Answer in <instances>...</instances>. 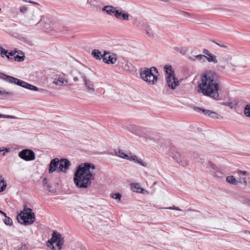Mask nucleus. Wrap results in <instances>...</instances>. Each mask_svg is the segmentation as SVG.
Listing matches in <instances>:
<instances>
[{"instance_id": "28", "label": "nucleus", "mask_w": 250, "mask_h": 250, "mask_svg": "<svg viewBox=\"0 0 250 250\" xmlns=\"http://www.w3.org/2000/svg\"><path fill=\"white\" fill-rule=\"evenodd\" d=\"M203 114L210 117L212 118L215 119L218 118V115L216 113L209 110L206 109V110H203Z\"/></svg>"}, {"instance_id": "63", "label": "nucleus", "mask_w": 250, "mask_h": 250, "mask_svg": "<svg viewBox=\"0 0 250 250\" xmlns=\"http://www.w3.org/2000/svg\"><path fill=\"white\" fill-rule=\"evenodd\" d=\"M78 78H76V77H74V81H75V82H77L78 81Z\"/></svg>"}, {"instance_id": "61", "label": "nucleus", "mask_w": 250, "mask_h": 250, "mask_svg": "<svg viewBox=\"0 0 250 250\" xmlns=\"http://www.w3.org/2000/svg\"><path fill=\"white\" fill-rule=\"evenodd\" d=\"M180 48L175 47V48H174V49H175V50H176V51H179H179H180Z\"/></svg>"}, {"instance_id": "44", "label": "nucleus", "mask_w": 250, "mask_h": 250, "mask_svg": "<svg viewBox=\"0 0 250 250\" xmlns=\"http://www.w3.org/2000/svg\"><path fill=\"white\" fill-rule=\"evenodd\" d=\"M28 8L25 6H21L20 7V11L22 14H25L27 11Z\"/></svg>"}, {"instance_id": "1", "label": "nucleus", "mask_w": 250, "mask_h": 250, "mask_svg": "<svg viewBox=\"0 0 250 250\" xmlns=\"http://www.w3.org/2000/svg\"><path fill=\"white\" fill-rule=\"evenodd\" d=\"M219 81L216 75L208 71L200 76L197 85V92L204 96L219 100Z\"/></svg>"}, {"instance_id": "42", "label": "nucleus", "mask_w": 250, "mask_h": 250, "mask_svg": "<svg viewBox=\"0 0 250 250\" xmlns=\"http://www.w3.org/2000/svg\"><path fill=\"white\" fill-rule=\"evenodd\" d=\"M112 198L120 201L121 198V195L119 193H115L112 195Z\"/></svg>"}, {"instance_id": "36", "label": "nucleus", "mask_w": 250, "mask_h": 250, "mask_svg": "<svg viewBox=\"0 0 250 250\" xmlns=\"http://www.w3.org/2000/svg\"><path fill=\"white\" fill-rule=\"evenodd\" d=\"M13 59L16 61L21 62L24 60V56L23 55L22 56H21L19 55H17L16 56L14 57Z\"/></svg>"}, {"instance_id": "30", "label": "nucleus", "mask_w": 250, "mask_h": 250, "mask_svg": "<svg viewBox=\"0 0 250 250\" xmlns=\"http://www.w3.org/2000/svg\"><path fill=\"white\" fill-rule=\"evenodd\" d=\"M116 154L122 158L129 159V157L125 154L122 150H119L117 152H116Z\"/></svg>"}, {"instance_id": "17", "label": "nucleus", "mask_w": 250, "mask_h": 250, "mask_svg": "<svg viewBox=\"0 0 250 250\" xmlns=\"http://www.w3.org/2000/svg\"><path fill=\"white\" fill-rule=\"evenodd\" d=\"M1 78L10 83H14L20 86L22 81L20 79L4 74H2V77Z\"/></svg>"}, {"instance_id": "5", "label": "nucleus", "mask_w": 250, "mask_h": 250, "mask_svg": "<svg viewBox=\"0 0 250 250\" xmlns=\"http://www.w3.org/2000/svg\"><path fill=\"white\" fill-rule=\"evenodd\" d=\"M218 62L219 66L222 69H225L226 65L237 66L239 65L238 62H235V58H232L230 55L227 54L221 55Z\"/></svg>"}, {"instance_id": "60", "label": "nucleus", "mask_w": 250, "mask_h": 250, "mask_svg": "<svg viewBox=\"0 0 250 250\" xmlns=\"http://www.w3.org/2000/svg\"><path fill=\"white\" fill-rule=\"evenodd\" d=\"M4 147H0V152L3 151L4 150Z\"/></svg>"}, {"instance_id": "38", "label": "nucleus", "mask_w": 250, "mask_h": 250, "mask_svg": "<svg viewBox=\"0 0 250 250\" xmlns=\"http://www.w3.org/2000/svg\"><path fill=\"white\" fill-rule=\"evenodd\" d=\"M6 187V183L3 180H0V192L3 191Z\"/></svg>"}, {"instance_id": "50", "label": "nucleus", "mask_w": 250, "mask_h": 250, "mask_svg": "<svg viewBox=\"0 0 250 250\" xmlns=\"http://www.w3.org/2000/svg\"><path fill=\"white\" fill-rule=\"evenodd\" d=\"M203 53L204 54V55H206V56H208L210 54L209 51L207 49H204L203 50Z\"/></svg>"}, {"instance_id": "46", "label": "nucleus", "mask_w": 250, "mask_h": 250, "mask_svg": "<svg viewBox=\"0 0 250 250\" xmlns=\"http://www.w3.org/2000/svg\"><path fill=\"white\" fill-rule=\"evenodd\" d=\"M193 109L197 112H199V113H201L203 114V110H206V109H203V108H200L199 107H193Z\"/></svg>"}, {"instance_id": "23", "label": "nucleus", "mask_w": 250, "mask_h": 250, "mask_svg": "<svg viewBox=\"0 0 250 250\" xmlns=\"http://www.w3.org/2000/svg\"><path fill=\"white\" fill-rule=\"evenodd\" d=\"M20 86L32 91H36L38 90V88L37 86L31 85L23 81H21Z\"/></svg>"}, {"instance_id": "20", "label": "nucleus", "mask_w": 250, "mask_h": 250, "mask_svg": "<svg viewBox=\"0 0 250 250\" xmlns=\"http://www.w3.org/2000/svg\"><path fill=\"white\" fill-rule=\"evenodd\" d=\"M171 157L175 160L176 162L180 165L183 166L187 165V163L184 160L183 158L181 156V155L176 152L171 155Z\"/></svg>"}, {"instance_id": "48", "label": "nucleus", "mask_w": 250, "mask_h": 250, "mask_svg": "<svg viewBox=\"0 0 250 250\" xmlns=\"http://www.w3.org/2000/svg\"><path fill=\"white\" fill-rule=\"evenodd\" d=\"M54 243L51 240H49L47 241V243H46V244H47V246L49 247H52V248H54V246H53V244Z\"/></svg>"}, {"instance_id": "49", "label": "nucleus", "mask_w": 250, "mask_h": 250, "mask_svg": "<svg viewBox=\"0 0 250 250\" xmlns=\"http://www.w3.org/2000/svg\"><path fill=\"white\" fill-rule=\"evenodd\" d=\"M18 250H28V248L26 245H22L18 249Z\"/></svg>"}, {"instance_id": "25", "label": "nucleus", "mask_w": 250, "mask_h": 250, "mask_svg": "<svg viewBox=\"0 0 250 250\" xmlns=\"http://www.w3.org/2000/svg\"><path fill=\"white\" fill-rule=\"evenodd\" d=\"M128 160H130L131 161H133L135 162H136L144 167H146L147 166V164L146 163L143 162V161L142 159H139L136 155L131 156L129 157V159Z\"/></svg>"}, {"instance_id": "24", "label": "nucleus", "mask_w": 250, "mask_h": 250, "mask_svg": "<svg viewBox=\"0 0 250 250\" xmlns=\"http://www.w3.org/2000/svg\"><path fill=\"white\" fill-rule=\"evenodd\" d=\"M226 182L230 185H239V182L240 181H237V179H236L233 176L230 175L226 177Z\"/></svg>"}, {"instance_id": "29", "label": "nucleus", "mask_w": 250, "mask_h": 250, "mask_svg": "<svg viewBox=\"0 0 250 250\" xmlns=\"http://www.w3.org/2000/svg\"><path fill=\"white\" fill-rule=\"evenodd\" d=\"M164 69L165 70L166 73L168 75H173L175 76L174 72L173 70V68L170 65H165L164 66Z\"/></svg>"}, {"instance_id": "64", "label": "nucleus", "mask_w": 250, "mask_h": 250, "mask_svg": "<svg viewBox=\"0 0 250 250\" xmlns=\"http://www.w3.org/2000/svg\"><path fill=\"white\" fill-rule=\"evenodd\" d=\"M5 153H6V152H4V153L2 154V156H5Z\"/></svg>"}, {"instance_id": "18", "label": "nucleus", "mask_w": 250, "mask_h": 250, "mask_svg": "<svg viewBox=\"0 0 250 250\" xmlns=\"http://www.w3.org/2000/svg\"><path fill=\"white\" fill-rule=\"evenodd\" d=\"M237 173L239 176V178L237 179V181H240V182H239V184H243L244 187H247L248 186L247 180L245 177H243L241 176V175H248V172H247L246 171H242L239 170L237 171Z\"/></svg>"}, {"instance_id": "8", "label": "nucleus", "mask_w": 250, "mask_h": 250, "mask_svg": "<svg viewBox=\"0 0 250 250\" xmlns=\"http://www.w3.org/2000/svg\"><path fill=\"white\" fill-rule=\"evenodd\" d=\"M40 24L45 29L54 28L55 27L54 21L51 18L43 15H42V20Z\"/></svg>"}, {"instance_id": "7", "label": "nucleus", "mask_w": 250, "mask_h": 250, "mask_svg": "<svg viewBox=\"0 0 250 250\" xmlns=\"http://www.w3.org/2000/svg\"><path fill=\"white\" fill-rule=\"evenodd\" d=\"M19 157L26 161H33L35 159V153L30 149H24L18 154Z\"/></svg>"}, {"instance_id": "45", "label": "nucleus", "mask_w": 250, "mask_h": 250, "mask_svg": "<svg viewBox=\"0 0 250 250\" xmlns=\"http://www.w3.org/2000/svg\"><path fill=\"white\" fill-rule=\"evenodd\" d=\"M15 54V52H13L12 51L10 52H8L7 58L9 60H12L13 59V56Z\"/></svg>"}, {"instance_id": "40", "label": "nucleus", "mask_w": 250, "mask_h": 250, "mask_svg": "<svg viewBox=\"0 0 250 250\" xmlns=\"http://www.w3.org/2000/svg\"><path fill=\"white\" fill-rule=\"evenodd\" d=\"M0 118H8V119H18V118L12 115H7L0 114Z\"/></svg>"}, {"instance_id": "26", "label": "nucleus", "mask_w": 250, "mask_h": 250, "mask_svg": "<svg viewBox=\"0 0 250 250\" xmlns=\"http://www.w3.org/2000/svg\"><path fill=\"white\" fill-rule=\"evenodd\" d=\"M205 58L209 62H213L215 64L218 63L216 56L213 54L210 53L208 56H206Z\"/></svg>"}, {"instance_id": "12", "label": "nucleus", "mask_w": 250, "mask_h": 250, "mask_svg": "<svg viewBox=\"0 0 250 250\" xmlns=\"http://www.w3.org/2000/svg\"><path fill=\"white\" fill-rule=\"evenodd\" d=\"M103 59L104 62L108 64H115L117 61L116 55L110 54L109 52H104L103 54Z\"/></svg>"}, {"instance_id": "10", "label": "nucleus", "mask_w": 250, "mask_h": 250, "mask_svg": "<svg viewBox=\"0 0 250 250\" xmlns=\"http://www.w3.org/2000/svg\"><path fill=\"white\" fill-rule=\"evenodd\" d=\"M71 164L70 161L67 159H61L59 162V166L58 171L65 173L69 169Z\"/></svg>"}, {"instance_id": "31", "label": "nucleus", "mask_w": 250, "mask_h": 250, "mask_svg": "<svg viewBox=\"0 0 250 250\" xmlns=\"http://www.w3.org/2000/svg\"><path fill=\"white\" fill-rule=\"evenodd\" d=\"M61 237V235L57 234V232L54 231L52 233L51 240L54 243H56Z\"/></svg>"}, {"instance_id": "54", "label": "nucleus", "mask_w": 250, "mask_h": 250, "mask_svg": "<svg viewBox=\"0 0 250 250\" xmlns=\"http://www.w3.org/2000/svg\"><path fill=\"white\" fill-rule=\"evenodd\" d=\"M167 209H173V210H181V209L179 208L178 207H169L168 208H167Z\"/></svg>"}, {"instance_id": "4", "label": "nucleus", "mask_w": 250, "mask_h": 250, "mask_svg": "<svg viewBox=\"0 0 250 250\" xmlns=\"http://www.w3.org/2000/svg\"><path fill=\"white\" fill-rule=\"evenodd\" d=\"M35 217L34 213L32 212V209L27 208L17 216L18 222L24 225H30L35 221Z\"/></svg>"}, {"instance_id": "37", "label": "nucleus", "mask_w": 250, "mask_h": 250, "mask_svg": "<svg viewBox=\"0 0 250 250\" xmlns=\"http://www.w3.org/2000/svg\"><path fill=\"white\" fill-rule=\"evenodd\" d=\"M56 242L57 246L59 250H61L62 249V246L63 243V238H61V237Z\"/></svg>"}, {"instance_id": "34", "label": "nucleus", "mask_w": 250, "mask_h": 250, "mask_svg": "<svg viewBox=\"0 0 250 250\" xmlns=\"http://www.w3.org/2000/svg\"><path fill=\"white\" fill-rule=\"evenodd\" d=\"M13 94L12 92H6L5 90H0V96H2L4 98L8 97Z\"/></svg>"}, {"instance_id": "58", "label": "nucleus", "mask_w": 250, "mask_h": 250, "mask_svg": "<svg viewBox=\"0 0 250 250\" xmlns=\"http://www.w3.org/2000/svg\"><path fill=\"white\" fill-rule=\"evenodd\" d=\"M191 55L193 56L194 55H196V53H195V51L192 50L191 51Z\"/></svg>"}, {"instance_id": "6", "label": "nucleus", "mask_w": 250, "mask_h": 250, "mask_svg": "<svg viewBox=\"0 0 250 250\" xmlns=\"http://www.w3.org/2000/svg\"><path fill=\"white\" fill-rule=\"evenodd\" d=\"M42 17V15L41 12L36 10L29 12L25 16V18L28 24H38L40 23Z\"/></svg>"}, {"instance_id": "2", "label": "nucleus", "mask_w": 250, "mask_h": 250, "mask_svg": "<svg viewBox=\"0 0 250 250\" xmlns=\"http://www.w3.org/2000/svg\"><path fill=\"white\" fill-rule=\"evenodd\" d=\"M95 165L91 163H85L79 165L73 178L76 187L80 188H86L90 186L91 181L95 179Z\"/></svg>"}, {"instance_id": "57", "label": "nucleus", "mask_w": 250, "mask_h": 250, "mask_svg": "<svg viewBox=\"0 0 250 250\" xmlns=\"http://www.w3.org/2000/svg\"><path fill=\"white\" fill-rule=\"evenodd\" d=\"M5 152H9L10 150V149L9 148H4Z\"/></svg>"}, {"instance_id": "21", "label": "nucleus", "mask_w": 250, "mask_h": 250, "mask_svg": "<svg viewBox=\"0 0 250 250\" xmlns=\"http://www.w3.org/2000/svg\"><path fill=\"white\" fill-rule=\"evenodd\" d=\"M210 166L212 167V168L213 169V171H212L213 173V175L215 177H218V178H221L223 177V173L219 170L218 168H217L216 167V166L212 164L211 163L209 162Z\"/></svg>"}, {"instance_id": "43", "label": "nucleus", "mask_w": 250, "mask_h": 250, "mask_svg": "<svg viewBox=\"0 0 250 250\" xmlns=\"http://www.w3.org/2000/svg\"><path fill=\"white\" fill-rule=\"evenodd\" d=\"M1 49V56L2 57H4V56H6L7 57V54H8V51L4 49L3 48H0Z\"/></svg>"}, {"instance_id": "33", "label": "nucleus", "mask_w": 250, "mask_h": 250, "mask_svg": "<svg viewBox=\"0 0 250 250\" xmlns=\"http://www.w3.org/2000/svg\"><path fill=\"white\" fill-rule=\"evenodd\" d=\"M140 25H141L142 27H143L145 28V30L146 32V34L148 36H150V33L148 30L147 29V25L144 21L140 22L138 24V26L139 27Z\"/></svg>"}, {"instance_id": "9", "label": "nucleus", "mask_w": 250, "mask_h": 250, "mask_svg": "<svg viewBox=\"0 0 250 250\" xmlns=\"http://www.w3.org/2000/svg\"><path fill=\"white\" fill-rule=\"evenodd\" d=\"M167 83L168 87L175 89L179 85V81L175 76L168 75L166 77Z\"/></svg>"}, {"instance_id": "59", "label": "nucleus", "mask_w": 250, "mask_h": 250, "mask_svg": "<svg viewBox=\"0 0 250 250\" xmlns=\"http://www.w3.org/2000/svg\"><path fill=\"white\" fill-rule=\"evenodd\" d=\"M0 214H1L2 215H3L5 217L6 216H7L6 214L4 212H3L2 211V212L0 213Z\"/></svg>"}, {"instance_id": "15", "label": "nucleus", "mask_w": 250, "mask_h": 250, "mask_svg": "<svg viewBox=\"0 0 250 250\" xmlns=\"http://www.w3.org/2000/svg\"><path fill=\"white\" fill-rule=\"evenodd\" d=\"M59 162L60 160L57 158H54L50 161L48 167L49 173H52L57 170L59 167L58 166H59Z\"/></svg>"}, {"instance_id": "13", "label": "nucleus", "mask_w": 250, "mask_h": 250, "mask_svg": "<svg viewBox=\"0 0 250 250\" xmlns=\"http://www.w3.org/2000/svg\"><path fill=\"white\" fill-rule=\"evenodd\" d=\"M115 12V17L116 19L125 21L129 20V14L123 11L121 8L117 7Z\"/></svg>"}, {"instance_id": "32", "label": "nucleus", "mask_w": 250, "mask_h": 250, "mask_svg": "<svg viewBox=\"0 0 250 250\" xmlns=\"http://www.w3.org/2000/svg\"><path fill=\"white\" fill-rule=\"evenodd\" d=\"M244 113L247 117H250V104H246L244 109Z\"/></svg>"}, {"instance_id": "27", "label": "nucleus", "mask_w": 250, "mask_h": 250, "mask_svg": "<svg viewBox=\"0 0 250 250\" xmlns=\"http://www.w3.org/2000/svg\"><path fill=\"white\" fill-rule=\"evenodd\" d=\"M91 54L96 59L101 60L103 58V55H102L101 52L98 49L93 50Z\"/></svg>"}, {"instance_id": "35", "label": "nucleus", "mask_w": 250, "mask_h": 250, "mask_svg": "<svg viewBox=\"0 0 250 250\" xmlns=\"http://www.w3.org/2000/svg\"><path fill=\"white\" fill-rule=\"evenodd\" d=\"M5 219L3 220V222L6 225L11 226L13 224L12 220L8 216H6Z\"/></svg>"}, {"instance_id": "19", "label": "nucleus", "mask_w": 250, "mask_h": 250, "mask_svg": "<svg viewBox=\"0 0 250 250\" xmlns=\"http://www.w3.org/2000/svg\"><path fill=\"white\" fill-rule=\"evenodd\" d=\"M117 7H114L112 5H107L104 6L102 10L104 11H105L106 13L110 15V16H114L116 13V10H117Z\"/></svg>"}, {"instance_id": "62", "label": "nucleus", "mask_w": 250, "mask_h": 250, "mask_svg": "<svg viewBox=\"0 0 250 250\" xmlns=\"http://www.w3.org/2000/svg\"><path fill=\"white\" fill-rule=\"evenodd\" d=\"M28 2H29V3H34V4H37V3H36V2H34V1H29Z\"/></svg>"}, {"instance_id": "11", "label": "nucleus", "mask_w": 250, "mask_h": 250, "mask_svg": "<svg viewBox=\"0 0 250 250\" xmlns=\"http://www.w3.org/2000/svg\"><path fill=\"white\" fill-rule=\"evenodd\" d=\"M82 78L87 92L90 94H94L95 93V86L93 82L90 80L87 79L84 75L82 76Z\"/></svg>"}, {"instance_id": "47", "label": "nucleus", "mask_w": 250, "mask_h": 250, "mask_svg": "<svg viewBox=\"0 0 250 250\" xmlns=\"http://www.w3.org/2000/svg\"><path fill=\"white\" fill-rule=\"evenodd\" d=\"M45 186L46 187V188L48 191L52 192V193H54L56 191V190L55 189H51V186H50V185L47 184V185H46Z\"/></svg>"}, {"instance_id": "3", "label": "nucleus", "mask_w": 250, "mask_h": 250, "mask_svg": "<svg viewBox=\"0 0 250 250\" xmlns=\"http://www.w3.org/2000/svg\"><path fill=\"white\" fill-rule=\"evenodd\" d=\"M158 71L155 67H145L140 70L141 78L149 84H154L158 80Z\"/></svg>"}, {"instance_id": "39", "label": "nucleus", "mask_w": 250, "mask_h": 250, "mask_svg": "<svg viewBox=\"0 0 250 250\" xmlns=\"http://www.w3.org/2000/svg\"><path fill=\"white\" fill-rule=\"evenodd\" d=\"M206 55H202V54H198L196 55V59L198 61L205 62V58Z\"/></svg>"}, {"instance_id": "52", "label": "nucleus", "mask_w": 250, "mask_h": 250, "mask_svg": "<svg viewBox=\"0 0 250 250\" xmlns=\"http://www.w3.org/2000/svg\"><path fill=\"white\" fill-rule=\"evenodd\" d=\"M96 2V0H87V3L90 4L91 5H94L95 3Z\"/></svg>"}, {"instance_id": "56", "label": "nucleus", "mask_w": 250, "mask_h": 250, "mask_svg": "<svg viewBox=\"0 0 250 250\" xmlns=\"http://www.w3.org/2000/svg\"><path fill=\"white\" fill-rule=\"evenodd\" d=\"M181 14L183 15L184 16H188L189 15V13H188L187 12H185V11H181Z\"/></svg>"}, {"instance_id": "41", "label": "nucleus", "mask_w": 250, "mask_h": 250, "mask_svg": "<svg viewBox=\"0 0 250 250\" xmlns=\"http://www.w3.org/2000/svg\"><path fill=\"white\" fill-rule=\"evenodd\" d=\"M215 43L217 45L220 46V47L224 48H226L227 49H229V46L228 45H227L223 43L222 42H215Z\"/></svg>"}, {"instance_id": "53", "label": "nucleus", "mask_w": 250, "mask_h": 250, "mask_svg": "<svg viewBox=\"0 0 250 250\" xmlns=\"http://www.w3.org/2000/svg\"><path fill=\"white\" fill-rule=\"evenodd\" d=\"M42 184L44 186L47 185L48 184V183H47V177H45L43 179V180H42Z\"/></svg>"}, {"instance_id": "22", "label": "nucleus", "mask_w": 250, "mask_h": 250, "mask_svg": "<svg viewBox=\"0 0 250 250\" xmlns=\"http://www.w3.org/2000/svg\"><path fill=\"white\" fill-rule=\"evenodd\" d=\"M131 187L133 191L138 193H144V191L146 192L144 189L140 187L138 183H133L131 184Z\"/></svg>"}, {"instance_id": "14", "label": "nucleus", "mask_w": 250, "mask_h": 250, "mask_svg": "<svg viewBox=\"0 0 250 250\" xmlns=\"http://www.w3.org/2000/svg\"><path fill=\"white\" fill-rule=\"evenodd\" d=\"M68 83L67 80L65 78V75L63 74H59L56 78H54L53 83L58 86L66 85Z\"/></svg>"}, {"instance_id": "51", "label": "nucleus", "mask_w": 250, "mask_h": 250, "mask_svg": "<svg viewBox=\"0 0 250 250\" xmlns=\"http://www.w3.org/2000/svg\"><path fill=\"white\" fill-rule=\"evenodd\" d=\"M196 55H197V54L194 55L193 56H189L188 58L191 61H195L197 60V59H196Z\"/></svg>"}, {"instance_id": "55", "label": "nucleus", "mask_w": 250, "mask_h": 250, "mask_svg": "<svg viewBox=\"0 0 250 250\" xmlns=\"http://www.w3.org/2000/svg\"><path fill=\"white\" fill-rule=\"evenodd\" d=\"M187 49L186 48H180L179 52L181 53H185V52H187Z\"/></svg>"}, {"instance_id": "16", "label": "nucleus", "mask_w": 250, "mask_h": 250, "mask_svg": "<svg viewBox=\"0 0 250 250\" xmlns=\"http://www.w3.org/2000/svg\"><path fill=\"white\" fill-rule=\"evenodd\" d=\"M119 65L126 71H131L133 68V65L131 63L124 59L119 61Z\"/></svg>"}]
</instances>
